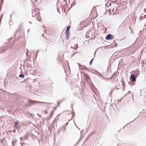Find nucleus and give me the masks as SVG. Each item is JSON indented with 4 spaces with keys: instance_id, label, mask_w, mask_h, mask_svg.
<instances>
[{
    "instance_id": "1",
    "label": "nucleus",
    "mask_w": 146,
    "mask_h": 146,
    "mask_svg": "<svg viewBox=\"0 0 146 146\" xmlns=\"http://www.w3.org/2000/svg\"><path fill=\"white\" fill-rule=\"evenodd\" d=\"M29 104H27V107H30L32 105L34 104H51L50 103H46L45 102H42L37 101H32L29 99Z\"/></svg>"
},
{
    "instance_id": "2",
    "label": "nucleus",
    "mask_w": 146,
    "mask_h": 146,
    "mask_svg": "<svg viewBox=\"0 0 146 146\" xmlns=\"http://www.w3.org/2000/svg\"><path fill=\"white\" fill-rule=\"evenodd\" d=\"M130 79L132 82H136V77L133 74H131Z\"/></svg>"
},
{
    "instance_id": "3",
    "label": "nucleus",
    "mask_w": 146,
    "mask_h": 146,
    "mask_svg": "<svg viewBox=\"0 0 146 146\" xmlns=\"http://www.w3.org/2000/svg\"><path fill=\"white\" fill-rule=\"evenodd\" d=\"M113 36L111 34L108 35L105 38V39L107 40H110L113 39Z\"/></svg>"
},
{
    "instance_id": "4",
    "label": "nucleus",
    "mask_w": 146,
    "mask_h": 146,
    "mask_svg": "<svg viewBox=\"0 0 146 146\" xmlns=\"http://www.w3.org/2000/svg\"><path fill=\"white\" fill-rule=\"evenodd\" d=\"M38 13L36 14L35 15L37 20L38 21H40V20L41 19V18L40 17H38Z\"/></svg>"
},
{
    "instance_id": "5",
    "label": "nucleus",
    "mask_w": 146,
    "mask_h": 146,
    "mask_svg": "<svg viewBox=\"0 0 146 146\" xmlns=\"http://www.w3.org/2000/svg\"><path fill=\"white\" fill-rule=\"evenodd\" d=\"M84 76L85 78V79L87 80H88L90 79V77L88 76V75L85 74L83 73Z\"/></svg>"
},
{
    "instance_id": "6",
    "label": "nucleus",
    "mask_w": 146,
    "mask_h": 146,
    "mask_svg": "<svg viewBox=\"0 0 146 146\" xmlns=\"http://www.w3.org/2000/svg\"><path fill=\"white\" fill-rule=\"evenodd\" d=\"M66 39H67L69 36V33L68 31H66Z\"/></svg>"
},
{
    "instance_id": "7",
    "label": "nucleus",
    "mask_w": 146,
    "mask_h": 146,
    "mask_svg": "<svg viewBox=\"0 0 146 146\" xmlns=\"http://www.w3.org/2000/svg\"><path fill=\"white\" fill-rule=\"evenodd\" d=\"M15 127L16 129H19V126L18 125V121L17 122H15Z\"/></svg>"
},
{
    "instance_id": "8",
    "label": "nucleus",
    "mask_w": 146,
    "mask_h": 146,
    "mask_svg": "<svg viewBox=\"0 0 146 146\" xmlns=\"http://www.w3.org/2000/svg\"><path fill=\"white\" fill-rule=\"evenodd\" d=\"M139 71L135 72V75L136 77H137L139 76Z\"/></svg>"
},
{
    "instance_id": "9",
    "label": "nucleus",
    "mask_w": 146,
    "mask_h": 146,
    "mask_svg": "<svg viewBox=\"0 0 146 146\" xmlns=\"http://www.w3.org/2000/svg\"><path fill=\"white\" fill-rule=\"evenodd\" d=\"M66 99V98L64 97L63 98H62V99H61L59 101H60V102L61 103L63 102V101L65 100Z\"/></svg>"
},
{
    "instance_id": "10",
    "label": "nucleus",
    "mask_w": 146,
    "mask_h": 146,
    "mask_svg": "<svg viewBox=\"0 0 146 146\" xmlns=\"http://www.w3.org/2000/svg\"><path fill=\"white\" fill-rule=\"evenodd\" d=\"M94 71H95L96 72V73L95 74H96L97 76H99V75H100L101 76H102V75L100 74V73H99L96 70H94Z\"/></svg>"
},
{
    "instance_id": "11",
    "label": "nucleus",
    "mask_w": 146,
    "mask_h": 146,
    "mask_svg": "<svg viewBox=\"0 0 146 146\" xmlns=\"http://www.w3.org/2000/svg\"><path fill=\"white\" fill-rule=\"evenodd\" d=\"M19 77L20 78H24L25 77V76L24 74H21L20 75H19Z\"/></svg>"
},
{
    "instance_id": "12",
    "label": "nucleus",
    "mask_w": 146,
    "mask_h": 146,
    "mask_svg": "<svg viewBox=\"0 0 146 146\" xmlns=\"http://www.w3.org/2000/svg\"><path fill=\"white\" fill-rule=\"evenodd\" d=\"M78 47V45L77 44H76L75 45H74V49H75L76 50V49Z\"/></svg>"
},
{
    "instance_id": "13",
    "label": "nucleus",
    "mask_w": 146,
    "mask_h": 146,
    "mask_svg": "<svg viewBox=\"0 0 146 146\" xmlns=\"http://www.w3.org/2000/svg\"><path fill=\"white\" fill-rule=\"evenodd\" d=\"M21 25H20L19 26V27L18 29L15 31V35L18 32V31H19L20 28L21 27Z\"/></svg>"
},
{
    "instance_id": "14",
    "label": "nucleus",
    "mask_w": 146,
    "mask_h": 146,
    "mask_svg": "<svg viewBox=\"0 0 146 146\" xmlns=\"http://www.w3.org/2000/svg\"><path fill=\"white\" fill-rule=\"evenodd\" d=\"M70 26H68L67 27V28L66 29V31H68V32H69V31L70 30Z\"/></svg>"
},
{
    "instance_id": "15",
    "label": "nucleus",
    "mask_w": 146,
    "mask_h": 146,
    "mask_svg": "<svg viewBox=\"0 0 146 146\" xmlns=\"http://www.w3.org/2000/svg\"><path fill=\"white\" fill-rule=\"evenodd\" d=\"M17 141V140L16 139H13V140L12 141V143H16Z\"/></svg>"
},
{
    "instance_id": "16",
    "label": "nucleus",
    "mask_w": 146,
    "mask_h": 146,
    "mask_svg": "<svg viewBox=\"0 0 146 146\" xmlns=\"http://www.w3.org/2000/svg\"><path fill=\"white\" fill-rule=\"evenodd\" d=\"M81 139H82L81 137H80L79 140L77 142L75 145L74 146H76V145H77L79 143V142L81 141Z\"/></svg>"
},
{
    "instance_id": "17",
    "label": "nucleus",
    "mask_w": 146,
    "mask_h": 146,
    "mask_svg": "<svg viewBox=\"0 0 146 146\" xmlns=\"http://www.w3.org/2000/svg\"><path fill=\"white\" fill-rule=\"evenodd\" d=\"M141 16L143 17V18L144 19L145 18V17H146V15H145L143 14H141Z\"/></svg>"
},
{
    "instance_id": "18",
    "label": "nucleus",
    "mask_w": 146,
    "mask_h": 146,
    "mask_svg": "<svg viewBox=\"0 0 146 146\" xmlns=\"http://www.w3.org/2000/svg\"><path fill=\"white\" fill-rule=\"evenodd\" d=\"M65 126L64 125V126H63L62 127V129L63 131H65L66 130V128H65Z\"/></svg>"
},
{
    "instance_id": "19",
    "label": "nucleus",
    "mask_w": 146,
    "mask_h": 146,
    "mask_svg": "<svg viewBox=\"0 0 146 146\" xmlns=\"http://www.w3.org/2000/svg\"><path fill=\"white\" fill-rule=\"evenodd\" d=\"M62 128H60L59 129V130L58 131V132H57V133L59 134L60 132L62 131Z\"/></svg>"
},
{
    "instance_id": "20",
    "label": "nucleus",
    "mask_w": 146,
    "mask_h": 146,
    "mask_svg": "<svg viewBox=\"0 0 146 146\" xmlns=\"http://www.w3.org/2000/svg\"><path fill=\"white\" fill-rule=\"evenodd\" d=\"M94 60V58H92L91 60L90 61V63H89V64L90 65H91L92 64V61H93Z\"/></svg>"
},
{
    "instance_id": "21",
    "label": "nucleus",
    "mask_w": 146,
    "mask_h": 146,
    "mask_svg": "<svg viewBox=\"0 0 146 146\" xmlns=\"http://www.w3.org/2000/svg\"><path fill=\"white\" fill-rule=\"evenodd\" d=\"M81 70H87V68H86V67H85L84 68V67H83V68H81Z\"/></svg>"
},
{
    "instance_id": "22",
    "label": "nucleus",
    "mask_w": 146,
    "mask_h": 146,
    "mask_svg": "<svg viewBox=\"0 0 146 146\" xmlns=\"http://www.w3.org/2000/svg\"><path fill=\"white\" fill-rule=\"evenodd\" d=\"M3 0H1V3H0V6L1 7V5H2V4L3 3Z\"/></svg>"
},
{
    "instance_id": "23",
    "label": "nucleus",
    "mask_w": 146,
    "mask_h": 146,
    "mask_svg": "<svg viewBox=\"0 0 146 146\" xmlns=\"http://www.w3.org/2000/svg\"><path fill=\"white\" fill-rule=\"evenodd\" d=\"M3 16V14H2L1 15V17H0V23L1 22Z\"/></svg>"
},
{
    "instance_id": "24",
    "label": "nucleus",
    "mask_w": 146,
    "mask_h": 146,
    "mask_svg": "<svg viewBox=\"0 0 146 146\" xmlns=\"http://www.w3.org/2000/svg\"><path fill=\"white\" fill-rule=\"evenodd\" d=\"M57 103H58V106H60V103H61L60 102V101H59L58 102H57Z\"/></svg>"
},
{
    "instance_id": "25",
    "label": "nucleus",
    "mask_w": 146,
    "mask_h": 146,
    "mask_svg": "<svg viewBox=\"0 0 146 146\" xmlns=\"http://www.w3.org/2000/svg\"><path fill=\"white\" fill-rule=\"evenodd\" d=\"M27 137H28V136L27 135H25L24 136V137H23V138L24 139H26Z\"/></svg>"
},
{
    "instance_id": "26",
    "label": "nucleus",
    "mask_w": 146,
    "mask_h": 146,
    "mask_svg": "<svg viewBox=\"0 0 146 146\" xmlns=\"http://www.w3.org/2000/svg\"><path fill=\"white\" fill-rule=\"evenodd\" d=\"M113 91V90H111V92L109 93V95L110 96H111V94L112 92Z\"/></svg>"
},
{
    "instance_id": "27",
    "label": "nucleus",
    "mask_w": 146,
    "mask_h": 146,
    "mask_svg": "<svg viewBox=\"0 0 146 146\" xmlns=\"http://www.w3.org/2000/svg\"><path fill=\"white\" fill-rule=\"evenodd\" d=\"M143 18V17L141 16H141L139 17V19L140 20H141Z\"/></svg>"
},
{
    "instance_id": "28",
    "label": "nucleus",
    "mask_w": 146,
    "mask_h": 146,
    "mask_svg": "<svg viewBox=\"0 0 146 146\" xmlns=\"http://www.w3.org/2000/svg\"><path fill=\"white\" fill-rule=\"evenodd\" d=\"M52 116V115H51V114H50V116H49V117H48V118L49 119H50L51 118V116Z\"/></svg>"
},
{
    "instance_id": "29",
    "label": "nucleus",
    "mask_w": 146,
    "mask_h": 146,
    "mask_svg": "<svg viewBox=\"0 0 146 146\" xmlns=\"http://www.w3.org/2000/svg\"><path fill=\"white\" fill-rule=\"evenodd\" d=\"M37 115H38L39 116V117H40V118L41 117H42V116L39 114H37Z\"/></svg>"
},
{
    "instance_id": "30",
    "label": "nucleus",
    "mask_w": 146,
    "mask_h": 146,
    "mask_svg": "<svg viewBox=\"0 0 146 146\" xmlns=\"http://www.w3.org/2000/svg\"><path fill=\"white\" fill-rule=\"evenodd\" d=\"M75 114V113H74V112L73 111L72 112V115L73 116Z\"/></svg>"
},
{
    "instance_id": "31",
    "label": "nucleus",
    "mask_w": 146,
    "mask_h": 146,
    "mask_svg": "<svg viewBox=\"0 0 146 146\" xmlns=\"http://www.w3.org/2000/svg\"><path fill=\"white\" fill-rule=\"evenodd\" d=\"M38 52H39V50H38L37 51V54H36V57H35L36 58V57H37V54H38Z\"/></svg>"
},
{
    "instance_id": "32",
    "label": "nucleus",
    "mask_w": 146,
    "mask_h": 146,
    "mask_svg": "<svg viewBox=\"0 0 146 146\" xmlns=\"http://www.w3.org/2000/svg\"><path fill=\"white\" fill-rule=\"evenodd\" d=\"M35 11H34V10L32 12V14H33V15H32V16L33 17H34V14H33V13L35 12Z\"/></svg>"
},
{
    "instance_id": "33",
    "label": "nucleus",
    "mask_w": 146,
    "mask_h": 146,
    "mask_svg": "<svg viewBox=\"0 0 146 146\" xmlns=\"http://www.w3.org/2000/svg\"><path fill=\"white\" fill-rule=\"evenodd\" d=\"M127 124H127L124 127H123V129H124V128L127 125Z\"/></svg>"
},
{
    "instance_id": "34",
    "label": "nucleus",
    "mask_w": 146,
    "mask_h": 146,
    "mask_svg": "<svg viewBox=\"0 0 146 146\" xmlns=\"http://www.w3.org/2000/svg\"><path fill=\"white\" fill-rule=\"evenodd\" d=\"M22 139H23V138H22V137H21L20 138V140L21 141H22Z\"/></svg>"
},
{
    "instance_id": "35",
    "label": "nucleus",
    "mask_w": 146,
    "mask_h": 146,
    "mask_svg": "<svg viewBox=\"0 0 146 146\" xmlns=\"http://www.w3.org/2000/svg\"><path fill=\"white\" fill-rule=\"evenodd\" d=\"M12 143V146H15V143Z\"/></svg>"
},
{
    "instance_id": "36",
    "label": "nucleus",
    "mask_w": 146,
    "mask_h": 146,
    "mask_svg": "<svg viewBox=\"0 0 146 146\" xmlns=\"http://www.w3.org/2000/svg\"><path fill=\"white\" fill-rule=\"evenodd\" d=\"M73 105H72L71 106V107L73 111Z\"/></svg>"
},
{
    "instance_id": "37",
    "label": "nucleus",
    "mask_w": 146,
    "mask_h": 146,
    "mask_svg": "<svg viewBox=\"0 0 146 146\" xmlns=\"http://www.w3.org/2000/svg\"><path fill=\"white\" fill-rule=\"evenodd\" d=\"M68 124V122L66 123L65 124V126H67Z\"/></svg>"
},
{
    "instance_id": "38",
    "label": "nucleus",
    "mask_w": 146,
    "mask_h": 146,
    "mask_svg": "<svg viewBox=\"0 0 146 146\" xmlns=\"http://www.w3.org/2000/svg\"><path fill=\"white\" fill-rule=\"evenodd\" d=\"M129 92H130L129 91V92L127 94H126L124 96V97L126 95H127V94H129Z\"/></svg>"
},
{
    "instance_id": "39",
    "label": "nucleus",
    "mask_w": 146,
    "mask_h": 146,
    "mask_svg": "<svg viewBox=\"0 0 146 146\" xmlns=\"http://www.w3.org/2000/svg\"><path fill=\"white\" fill-rule=\"evenodd\" d=\"M122 85L123 86L124 84V82L123 81H122Z\"/></svg>"
},
{
    "instance_id": "40",
    "label": "nucleus",
    "mask_w": 146,
    "mask_h": 146,
    "mask_svg": "<svg viewBox=\"0 0 146 146\" xmlns=\"http://www.w3.org/2000/svg\"><path fill=\"white\" fill-rule=\"evenodd\" d=\"M57 106H56V107H55V108H54V110H55L56 109V108H57Z\"/></svg>"
},
{
    "instance_id": "41",
    "label": "nucleus",
    "mask_w": 146,
    "mask_h": 146,
    "mask_svg": "<svg viewBox=\"0 0 146 146\" xmlns=\"http://www.w3.org/2000/svg\"><path fill=\"white\" fill-rule=\"evenodd\" d=\"M53 114V111H52L51 112V115H52Z\"/></svg>"
},
{
    "instance_id": "42",
    "label": "nucleus",
    "mask_w": 146,
    "mask_h": 146,
    "mask_svg": "<svg viewBox=\"0 0 146 146\" xmlns=\"http://www.w3.org/2000/svg\"><path fill=\"white\" fill-rule=\"evenodd\" d=\"M20 143L21 145L22 146H23V144H22V143H21V142Z\"/></svg>"
},
{
    "instance_id": "43",
    "label": "nucleus",
    "mask_w": 146,
    "mask_h": 146,
    "mask_svg": "<svg viewBox=\"0 0 146 146\" xmlns=\"http://www.w3.org/2000/svg\"><path fill=\"white\" fill-rule=\"evenodd\" d=\"M59 9V8H57V11H58V13H59V11H58Z\"/></svg>"
},
{
    "instance_id": "44",
    "label": "nucleus",
    "mask_w": 146,
    "mask_h": 146,
    "mask_svg": "<svg viewBox=\"0 0 146 146\" xmlns=\"http://www.w3.org/2000/svg\"><path fill=\"white\" fill-rule=\"evenodd\" d=\"M141 112H140L139 113V115L138 116V117L140 115H141Z\"/></svg>"
},
{
    "instance_id": "45",
    "label": "nucleus",
    "mask_w": 146,
    "mask_h": 146,
    "mask_svg": "<svg viewBox=\"0 0 146 146\" xmlns=\"http://www.w3.org/2000/svg\"><path fill=\"white\" fill-rule=\"evenodd\" d=\"M94 133L93 132L92 133H91L90 135V136L93 133Z\"/></svg>"
},
{
    "instance_id": "46",
    "label": "nucleus",
    "mask_w": 146,
    "mask_h": 146,
    "mask_svg": "<svg viewBox=\"0 0 146 146\" xmlns=\"http://www.w3.org/2000/svg\"><path fill=\"white\" fill-rule=\"evenodd\" d=\"M12 38H10L9 39H8V40H11L12 39Z\"/></svg>"
},
{
    "instance_id": "47",
    "label": "nucleus",
    "mask_w": 146,
    "mask_h": 146,
    "mask_svg": "<svg viewBox=\"0 0 146 146\" xmlns=\"http://www.w3.org/2000/svg\"><path fill=\"white\" fill-rule=\"evenodd\" d=\"M45 113L46 114H47V112L46 111H45Z\"/></svg>"
},
{
    "instance_id": "48",
    "label": "nucleus",
    "mask_w": 146,
    "mask_h": 146,
    "mask_svg": "<svg viewBox=\"0 0 146 146\" xmlns=\"http://www.w3.org/2000/svg\"><path fill=\"white\" fill-rule=\"evenodd\" d=\"M129 29H130V30H131V32L132 31H131V28L130 27H129Z\"/></svg>"
},
{
    "instance_id": "49",
    "label": "nucleus",
    "mask_w": 146,
    "mask_h": 146,
    "mask_svg": "<svg viewBox=\"0 0 146 146\" xmlns=\"http://www.w3.org/2000/svg\"><path fill=\"white\" fill-rule=\"evenodd\" d=\"M96 51H95V52L94 54V56H95V54H96Z\"/></svg>"
},
{
    "instance_id": "50",
    "label": "nucleus",
    "mask_w": 146,
    "mask_h": 146,
    "mask_svg": "<svg viewBox=\"0 0 146 146\" xmlns=\"http://www.w3.org/2000/svg\"><path fill=\"white\" fill-rule=\"evenodd\" d=\"M13 132H14V133L15 132H16L15 130H14L13 131Z\"/></svg>"
},
{
    "instance_id": "51",
    "label": "nucleus",
    "mask_w": 146,
    "mask_h": 146,
    "mask_svg": "<svg viewBox=\"0 0 146 146\" xmlns=\"http://www.w3.org/2000/svg\"><path fill=\"white\" fill-rule=\"evenodd\" d=\"M115 10V9H112V11L113 12V11Z\"/></svg>"
},
{
    "instance_id": "52",
    "label": "nucleus",
    "mask_w": 146,
    "mask_h": 146,
    "mask_svg": "<svg viewBox=\"0 0 146 146\" xmlns=\"http://www.w3.org/2000/svg\"><path fill=\"white\" fill-rule=\"evenodd\" d=\"M29 29H28V31H27V32H28V33H29Z\"/></svg>"
},
{
    "instance_id": "53",
    "label": "nucleus",
    "mask_w": 146,
    "mask_h": 146,
    "mask_svg": "<svg viewBox=\"0 0 146 146\" xmlns=\"http://www.w3.org/2000/svg\"><path fill=\"white\" fill-rule=\"evenodd\" d=\"M145 12H146V9H145Z\"/></svg>"
},
{
    "instance_id": "54",
    "label": "nucleus",
    "mask_w": 146,
    "mask_h": 146,
    "mask_svg": "<svg viewBox=\"0 0 146 146\" xmlns=\"http://www.w3.org/2000/svg\"><path fill=\"white\" fill-rule=\"evenodd\" d=\"M71 48H74V47H73L72 46H71Z\"/></svg>"
},
{
    "instance_id": "55",
    "label": "nucleus",
    "mask_w": 146,
    "mask_h": 146,
    "mask_svg": "<svg viewBox=\"0 0 146 146\" xmlns=\"http://www.w3.org/2000/svg\"><path fill=\"white\" fill-rule=\"evenodd\" d=\"M77 64H78V65H79V67H80V65H79V64L78 63H77Z\"/></svg>"
},
{
    "instance_id": "56",
    "label": "nucleus",
    "mask_w": 146,
    "mask_h": 146,
    "mask_svg": "<svg viewBox=\"0 0 146 146\" xmlns=\"http://www.w3.org/2000/svg\"><path fill=\"white\" fill-rule=\"evenodd\" d=\"M121 99L120 100H119V101H121Z\"/></svg>"
},
{
    "instance_id": "57",
    "label": "nucleus",
    "mask_w": 146,
    "mask_h": 146,
    "mask_svg": "<svg viewBox=\"0 0 146 146\" xmlns=\"http://www.w3.org/2000/svg\"><path fill=\"white\" fill-rule=\"evenodd\" d=\"M121 130V129H120V130H119V131H119H119H120Z\"/></svg>"
},
{
    "instance_id": "58",
    "label": "nucleus",
    "mask_w": 146,
    "mask_h": 146,
    "mask_svg": "<svg viewBox=\"0 0 146 146\" xmlns=\"http://www.w3.org/2000/svg\"><path fill=\"white\" fill-rule=\"evenodd\" d=\"M29 23H31V22H29Z\"/></svg>"
},
{
    "instance_id": "59",
    "label": "nucleus",
    "mask_w": 146,
    "mask_h": 146,
    "mask_svg": "<svg viewBox=\"0 0 146 146\" xmlns=\"http://www.w3.org/2000/svg\"><path fill=\"white\" fill-rule=\"evenodd\" d=\"M86 26H84V27H86Z\"/></svg>"
},
{
    "instance_id": "60",
    "label": "nucleus",
    "mask_w": 146,
    "mask_h": 146,
    "mask_svg": "<svg viewBox=\"0 0 146 146\" xmlns=\"http://www.w3.org/2000/svg\"><path fill=\"white\" fill-rule=\"evenodd\" d=\"M82 131L81 132V134L82 133Z\"/></svg>"
},
{
    "instance_id": "61",
    "label": "nucleus",
    "mask_w": 146,
    "mask_h": 146,
    "mask_svg": "<svg viewBox=\"0 0 146 146\" xmlns=\"http://www.w3.org/2000/svg\"><path fill=\"white\" fill-rule=\"evenodd\" d=\"M23 143V144H25V143Z\"/></svg>"
}]
</instances>
